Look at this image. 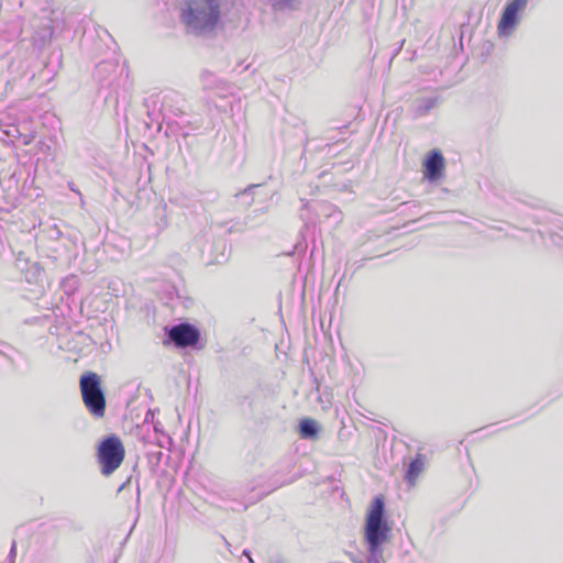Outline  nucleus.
<instances>
[{
  "label": "nucleus",
  "instance_id": "obj_1",
  "mask_svg": "<svg viewBox=\"0 0 563 563\" xmlns=\"http://www.w3.org/2000/svg\"><path fill=\"white\" fill-rule=\"evenodd\" d=\"M220 19V0H184L180 21L188 34L208 36L214 32Z\"/></svg>",
  "mask_w": 563,
  "mask_h": 563
},
{
  "label": "nucleus",
  "instance_id": "obj_2",
  "mask_svg": "<svg viewBox=\"0 0 563 563\" xmlns=\"http://www.w3.org/2000/svg\"><path fill=\"white\" fill-rule=\"evenodd\" d=\"M391 533V526L385 515V503L382 497H376L371 503L365 520L364 537L369 553L367 563H380L383 550Z\"/></svg>",
  "mask_w": 563,
  "mask_h": 563
},
{
  "label": "nucleus",
  "instance_id": "obj_3",
  "mask_svg": "<svg viewBox=\"0 0 563 563\" xmlns=\"http://www.w3.org/2000/svg\"><path fill=\"white\" fill-rule=\"evenodd\" d=\"M80 390L89 412L96 418H102L106 412V396L100 377L92 372L85 373L80 377Z\"/></svg>",
  "mask_w": 563,
  "mask_h": 563
},
{
  "label": "nucleus",
  "instance_id": "obj_4",
  "mask_svg": "<svg viewBox=\"0 0 563 563\" xmlns=\"http://www.w3.org/2000/svg\"><path fill=\"white\" fill-rule=\"evenodd\" d=\"M124 454L123 444L117 435L104 438L98 446V462L102 474L113 473L121 465Z\"/></svg>",
  "mask_w": 563,
  "mask_h": 563
},
{
  "label": "nucleus",
  "instance_id": "obj_5",
  "mask_svg": "<svg viewBox=\"0 0 563 563\" xmlns=\"http://www.w3.org/2000/svg\"><path fill=\"white\" fill-rule=\"evenodd\" d=\"M165 333L167 336L166 343H173L180 349L195 346L200 338L199 330L187 322L166 327Z\"/></svg>",
  "mask_w": 563,
  "mask_h": 563
},
{
  "label": "nucleus",
  "instance_id": "obj_6",
  "mask_svg": "<svg viewBox=\"0 0 563 563\" xmlns=\"http://www.w3.org/2000/svg\"><path fill=\"white\" fill-rule=\"evenodd\" d=\"M529 0H509L498 23L499 35H509L519 23V12L523 11Z\"/></svg>",
  "mask_w": 563,
  "mask_h": 563
},
{
  "label": "nucleus",
  "instance_id": "obj_7",
  "mask_svg": "<svg viewBox=\"0 0 563 563\" xmlns=\"http://www.w3.org/2000/svg\"><path fill=\"white\" fill-rule=\"evenodd\" d=\"M444 157L439 150H432L423 162V176L430 181H438L444 175Z\"/></svg>",
  "mask_w": 563,
  "mask_h": 563
},
{
  "label": "nucleus",
  "instance_id": "obj_8",
  "mask_svg": "<svg viewBox=\"0 0 563 563\" xmlns=\"http://www.w3.org/2000/svg\"><path fill=\"white\" fill-rule=\"evenodd\" d=\"M439 104V97H420L413 101L415 117H424Z\"/></svg>",
  "mask_w": 563,
  "mask_h": 563
},
{
  "label": "nucleus",
  "instance_id": "obj_9",
  "mask_svg": "<svg viewBox=\"0 0 563 563\" xmlns=\"http://www.w3.org/2000/svg\"><path fill=\"white\" fill-rule=\"evenodd\" d=\"M320 432L319 423L310 418H305L299 423V434L302 439L313 440Z\"/></svg>",
  "mask_w": 563,
  "mask_h": 563
},
{
  "label": "nucleus",
  "instance_id": "obj_10",
  "mask_svg": "<svg viewBox=\"0 0 563 563\" xmlns=\"http://www.w3.org/2000/svg\"><path fill=\"white\" fill-rule=\"evenodd\" d=\"M54 27L49 19H42L40 31L34 35L35 42H41L42 45L48 43L52 40Z\"/></svg>",
  "mask_w": 563,
  "mask_h": 563
},
{
  "label": "nucleus",
  "instance_id": "obj_11",
  "mask_svg": "<svg viewBox=\"0 0 563 563\" xmlns=\"http://www.w3.org/2000/svg\"><path fill=\"white\" fill-rule=\"evenodd\" d=\"M274 12L294 11L297 10L301 0H267Z\"/></svg>",
  "mask_w": 563,
  "mask_h": 563
},
{
  "label": "nucleus",
  "instance_id": "obj_12",
  "mask_svg": "<svg viewBox=\"0 0 563 563\" xmlns=\"http://www.w3.org/2000/svg\"><path fill=\"white\" fill-rule=\"evenodd\" d=\"M423 466H424L423 461L419 456L413 459L410 462L407 474H406V478L411 485L413 484L416 478L419 476V474L422 472Z\"/></svg>",
  "mask_w": 563,
  "mask_h": 563
},
{
  "label": "nucleus",
  "instance_id": "obj_13",
  "mask_svg": "<svg viewBox=\"0 0 563 563\" xmlns=\"http://www.w3.org/2000/svg\"><path fill=\"white\" fill-rule=\"evenodd\" d=\"M230 508L233 511H242V510L246 509V506L243 505L242 503H238L236 500H233L232 504L230 505Z\"/></svg>",
  "mask_w": 563,
  "mask_h": 563
},
{
  "label": "nucleus",
  "instance_id": "obj_14",
  "mask_svg": "<svg viewBox=\"0 0 563 563\" xmlns=\"http://www.w3.org/2000/svg\"><path fill=\"white\" fill-rule=\"evenodd\" d=\"M112 67H113V65L111 63L102 62L97 66V71H98V74H101L102 71H106Z\"/></svg>",
  "mask_w": 563,
  "mask_h": 563
},
{
  "label": "nucleus",
  "instance_id": "obj_15",
  "mask_svg": "<svg viewBox=\"0 0 563 563\" xmlns=\"http://www.w3.org/2000/svg\"><path fill=\"white\" fill-rule=\"evenodd\" d=\"M68 187L71 191L76 192L77 195H79L81 197V192L79 191L78 188H76L75 184L74 183H68Z\"/></svg>",
  "mask_w": 563,
  "mask_h": 563
},
{
  "label": "nucleus",
  "instance_id": "obj_16",
  "mask_svg": "<svg viewBox=\"0 0 563 563\" xmlns=\"http://www.w3.org/2000/svg\"><path fill=\"white\" fill-rule=\"evenodd\" d=\"M255 187H257V186H256V185H250V186H247V187L244 189V191H243L242 194H243V195L249 194V192H251Z\"/></svg>",
  "mask_w": 563,
  "mask_h": 563
},
{
  "label": "nucleus",
  "instance_id": "obj_17",
  "mask_svg": "<svg viewBox=\"0 0 563 563\" xmlns=\"http://www.w3.org/2000/svg\"><path fill=\"white\" fill-rule=\"evenodd\" d=\"M243 555H245V556H247V558H249L250 563H253V560H252V558H251V555H250V552H249L247 550H244V551H243Z\"/></svg>",
  "mask_w": 563,
  "mask_h": 563
},
{
  "label": "nucleus",
  "instance_id": "obj_18",
  "mask_svg": "<svg viewBox=\"0 0 563 563\" xmlns=\"http://www.w3.org/2000/svg\"><path fill=\"white\" fill-rule=\"evenodd\" d=\"M14 553H15V543H13L11 547L10 556L14 555Z\"/></svg>",
  "mask_w": 563,
  "mask_h": 563
},
{
  "label": "nucleus",
  "instance_id": "obj_19",
  "mask_svg": "<svg viewBox=\"0 0 563 563\" xmlns=\"http://www.w3.org/2000/svg\"><path fill=\"white\" fill-rule=\"evenodd\" d=\"M31 140L29 137H25L24 144H30Z\"/></svg>",
  "mask_w": 563,
  "mask_h": 563
},
{
  "label": "nucleus",
  "instance_id": "obj_20",
  "mask_svg": "<svg viewBox=\"0 0 563 563\" xmlns=\"http://www.w3.org/2000/svg\"><path fill=\"white\" fill-rule=\"evenodd\" d=\"M123 488H124V484H122V485L118 488V493H120Z\"/></svg>",
  "mask_w": 563,
  "mask_h": 563
},
{
  "label": "nucleus",
  "instance_id": "obj_21",
  "mask_svg": "<svg viewBox=\"0 0 563 563\" xmlns=\"http://www.w3.org/2000/svg\"><path fill=\"white\" fill-rule=\"evenodd\" d=\"M340 216H341V211H338V212H336V218L339 219V218H340Z\"/></svg>",
  "mask_w": 563,
  "mask_h": 563
}]
</instances>
